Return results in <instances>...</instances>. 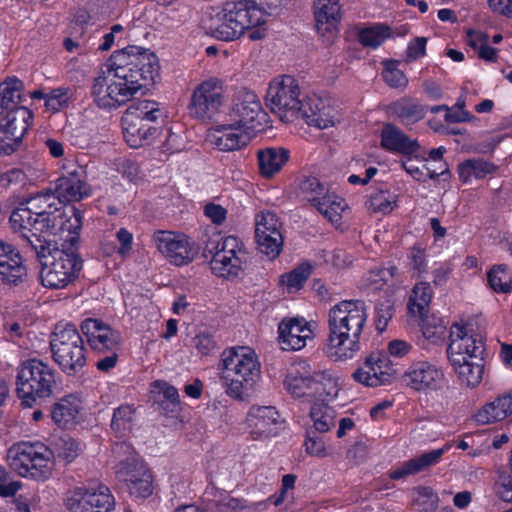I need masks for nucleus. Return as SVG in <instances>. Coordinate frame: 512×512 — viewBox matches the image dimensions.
Segmentation results:
<instances>
[{
	"label": "nucleus",
	"instance_id": "1",
	"mask_svg": "<svg viewBox=\"0 0 512 512\" xmlns=\"http://www.w3.org/2000/svg\"><path fill=\"white\" fill-rule=\"evenodd\" d=\"M106 67L109 75L95 77L90 87L94 104L105 111L120 108L139 90L153 85L160 70L157 55L136 45L114 51Z\"/></svg>",
	"mask_w": 512,
	"mask_h": 512
},
{
	"label": "nucleus",
	"instance_id": "2",
	"mask_svg": "<svg viewBox=\"0 0 512 512\" xmlns=\"http://www.w3.org/2000/svg\"><path fill=\"white\" fill-rule=\"evenodd\" d=\"M84 214L77 207L68 210L55 203L51 192H40L27 205L21 204L10 215L13 230L18 231L31 248V240L46 239L45 233L57 236L63 231L82 228Z\"/></svg>",
	"mask_w": 512,
	"mask_h": 512
},
{
	"label": "nucleus",
	"instance_id": "3",
	"mask_svg": "<svg viewBox=\"0 0 512 512\" xmlns=\"http://www.w3.org/2000/svg\"><path fill=\"white\" fill-rule=\"evenodd\" d=\"M365 300H340L327 311L325 352L335 361L354 358L362 348L368 321Z\"/></svg>",
	"mask_w": 512,
	"mask_h": 512
},
{
	"label": "nucleus",
	"instance_id": "4",
	"mask_svg": "<svg viewBox=\"0 0 512 512\" xmlns=\"http://www.w3.org/2000/svg\"><path fill=\"white\" fill-rule=\"evenodd\" d=\"M68 232L71 237L60 248L51 249V241L32 239L31 251L41 263V284L49 289H64L75 283L83 271L84 259L80 253V233Z\"/></svg>",
	"mask_w": 512,
	"mask_h": 512
},
{
	"label": "nucleus",
	"instance_id": "5",
	"mask_svg": "<svg viewBox=\"0 0 512 512\" xmlns=\"http://www.w3.org/2000/svg\"><path fill=\"white\" fill-rule=\"evenodd\" d=\"M266 11L255 0L225 2L206 23L208 33L220 41L239 39L246 32L250 41L266 37Z\"/></svg>",
	"mask_w": 512,
	"mask_h": 512
},
{
	"label": "nucleus",
	"instance_id": "6",
	"mask_svg": "<svg viewBox=\"0 0 512 512\" xmlns=\"http://www.w3.org/2000/svg\"><path fill=\"white\" fill-rule=\"evenodd\" d=\"M448 360L462 385L475 388L483 380L484 339L466 325L453 323L448 333Z\"/></svg>",
	"mask_w": 512,
	"mask_h": 512
},
{
	"label": "nucleus",
	"instance_id": "7",
	"mask_svg": "<svg viewBox=\"0 0 512 512\" xmlns=\"http://www.w3.org/2000/svg\"><path fill=\"white\" fill-rule=\"evenodd\" d=\"M220 380L225 393L236 401L249 397L261 378V364L250 347L225 348L218 362Z\"/></svg>",
	"mask_w": 512,
	"mask_h": 512
},
{
	"label": "nucleus",
	"instance_id": "8",
	"mask_svg": "<svg viewBox=\"0 0 512 512\" xmlns=\"http://www.w3.org/2000/svg\"><path fill=\"white\" fill-rule=\"evenodd\" d=\"M60 375L50 362L38 357L20 361L16 369V394L20 407L31 409L55 394Z\"/></svg>",
	"mask_w": 512,
	"mask_h": 512
},
{
	"label": "nucleus",
	"instance_id": "9",
	"mask_svg": "<svg viewBox=\"0 0 512 512\" xmlns=\"http://www.w3.org/2000/svg\"><path fill=\"white\" fill-rule=\"evenodd\" d=\"M284 387L293 398L306 401H333L340 390L337 377L327 370L312 373L306 360L293 364L284 378Z\"/></svg>",
	"mask_w": 512,
	"mask_h": 512
},
{
	"label": "nucleus",
	"instance_id": "10",
	"mask_svg": "<svg viewBox=\"0 0 512 512\" xmlns=\"http://www.w3.org/2000/svg\"><path fill=\"white\" fill-rule=\"evenodd\" d=\"M52 360L68 377H75L87 365V348L83 334L72 322L57 324L50 334Z\"/></svg>",
	"mask_w": 512,
	"mask_h": 512
},
{
	"label": "nucleus",
	"instance_id": "11",
	"mask_svg": "<svg viewBox=\"0 0 512 512\" xmlns=\"http://www.w3.org/2000/svg\"><path fill=\"white\" fill-rule=\"evenodd\" d=\"M411 343L395 339L387 344V351L370 353L358 369L352 374L355 382L367 387L391 384L397 377L398 370L390 357L402 358L409 354Z\"/></svg>",
	"mask_w": 512,
	"mask_h": 512
},
{
	"label": "nucleus",
	"instance_id": "12",
	"mask_svg": "<svg viewBox=\"0 0 512 512\" xmlns=\"http://www.w3.org/2000/svg\"><path fill=\"white\" fill-rule=\"evenodd\" d=\"M11 469L23 478L45 481L51 476V451L41 442H20L8 450Z\"/></svg>",
	"mask_w": 512,
	"mask_h": 512
},
{
	"label": "nucleus",
	"instance_id": "13",
	"mask_svg": "<svg viewBox=\"0 0 512 512\" xmlns=\"http://www.w3.org/2000/svg\"><path fill=\"white\" fill-rule=\"evenodd\" d=\"M297 193L331 223L342 220V214L347 207L346 201L335 192H331L317 177L308 176L301 179Z\"/></svg>",
	"mask_w": 512,
	"mask_h": 512
},
{
	"label": "nucleus",
	"instance_id": "14",
	"mask_svg": "<svg viewBox=\"0 0 512 512\" xmlns=\"http://www.w3.org/2000/svg\"><path fill=\"white\" fill-rule=\"evenodd\" d=\"M64 507L69 512H113L116 498L104 484H80L70 488L64 498Z\"/></svg>",
	"mask_w": 512,
	"mask_h": 512
},
{
	"label": "nucleus",
	"instance_id": "15",
	"mask_svg": "<svg viewBox=\"0 0 512 512\" xmlns=\"http://www.w3.org/2000/svg\"><path fill=\"white\" fill-rule=\"evenodd\" d=\"M266 101L282 120L292 121L300 116L303 100H300L298 80L290 75L273 79L266 92Z\"/></svg>",
	"mask_w": 512,
	"mask_h": 512
},
{
	"label": "nucleus",
	"instance_id": "16",
	"mask_svg": "<svg viewBox=\"0 0 512 512\" xmlns=\"http://www.w3.org/2000/svg\"><path fill=\"white\" fill-rule=\"evenodd\" d=\"M55 198V203L68 210L63 203L80 202L92 194V187L87 181V170L80 164H68L54 181V190H48Z\"/></svg>",
	"mask_w": 512,
	"mask_h": 512
},
{
	"label": "nucleus",
	"instance_id": "17",
	"mask_svg": "<svg viewBox=\"0 0 512 512\" xmlns=\"http://www.w3.org/2000/svg\"><path fill=\"white\" fill-rule=\"evenodd\" d=\"M231 121L242 127L248 135L263 131L268 125V114L263 109L255 92L239 91L229 112Z\"/></svg>",
	"mask_w": 512,
	"mask_h": 512
},
{
	"label": "nucleus",
	"instance_id": "18",
	"mask_svg": "<svg viewBox=\"0 0 512 512\" xmlns=\"http://www.w3.org/2000/svg\"><path fill=\"white\" fill-rule=\"evenodd\" d=\"M223 87L217 78H210L198 84L190 97L189 114L196 119L212 120L223 104Z\"/></svg>",
	"mask_w": 512,
	"mask_h": 512
},
{
	"label": "nucleus",
	"instance_id": "19",
	"mask_svg": "<svg viewBox=\"0 0 512 512\" xmlns=\"http://www.w3.org/2000/svg\"><path fill=\"white\" fill-rule=\"evenodd\" d=\"M286 424L285 418L273 406H251L248 409L246 428L254 441L278 437Z\"/></svg>",
	"mask_w": 512,
	"mask_h": 512
},
{
	"label": "nucleus",
	"instance_id": "20",
	"mask_svg": "<svg viewBox=\"0 0 512 512\" xmlns=\"http://www.w3.org/2000/svg\"><path fill=\"white\" fill-rule=\"evenodd\" d=\"M153 241L156 248L170 263L182 267L196 257L198 250L183 232H170V230H157Z\"/></svg>",
	"mask_w": 512,
	"mask_h": 512
},
{
	"label": "nucleus",
	"instance_id": "21",
	"mask_svg": "<svg viewBox=\"0 0 512 512\" xmlns=\"http://www.w3.org/2000/svg\"><path fill=\"white\" fill-rule=\"evenodd\" d=\"M33 120L34 114L30 109H18L0 120V156H10L21 148Z\"/></svg>",
	"mask_w": 512,
	"mask_h": 512
},
{
	"label": "nucleus",
	"instance_id": "22",
	"mask_svg": "<svg viewBox=\"0 0 512 512\" xmlns=\"http://www.w3.org/2000/svg\"><path fill=\"white\" fill-rule=\"evenodd\" d=\"M80 329L86 337L87 345L95 354L121 348V334L102 319L86 318L81 322Z\"/></svg>",
	"mask_w": 512,
	"mask_h": 512
},
{
	"label": "nucleus",
	"instance_id": "23",
	"mask_svg": "<svg viewBox=\"0 0 512 512\" xmlns=\"http://www.w3.org/2000/svg\"><path fill=\"white\" fill-rule=\"evenodd\" d=\"M118 474L131 496L146 499L153 493V472L143 461L137 459L122 461Z\"/></svg>",
	"mask_w": 512,
	"mask_h": 512
},
{
	"label": "nucleus",
	"instance_id": "24",
	"mask_svg": "<svg viewBox=\"0 0 512 512\" xmlns=\"http://www.w3.org/2000/svg\"><path fill=\"white\" fill-rule=\"evenodd\" d=\"M338 114L335 100L326 94L311 93L303 99L300 116L311 126L320 129L334 126Z\"/></svg>",
	"mask_w": 512,
	"mask_h": 512
},
{
	"label": "nucleus",
	"instance_id": "25",
	"mask_svg": "<svg viewBox=\"0 0 512 512\" xmlns=\"http://www.w3.org/2000/svg\"><path fill=\"white\" fill-rule=\"evenodd\" d=\"M27 279V266L19 249L0 240V285L8 288L21 287Z\"/></svg>",
	"mask_w": 512,
	"mask_h": 512
},
{
	"label": "nucleus",
	"instance_id": "26",
	"mask_svg": "<svg viewBox=\"0 0 512 512\" xmlns=\"http://www.w3.org/2000/svg\"><path fill=\"white\" fill-rule=\"evenodd\" d=\"M444 373L435 364L420 360L412 362L403 376L407 386L416 391H436L441 388L444 381Z\"/></svg>",
	"mask_w": 512,
	"mask_h": 512
},
{
	"label": "nucleus",
	"instance_id": "27",
	"mask_svg": "<svg viewBox=\"0 0 512 512\" xmlns=\"http://www.w3.org/2000/svg\"><path fill=\"white\" fill-rule=\"evenodd\" d=\"M278 334L284 351H299L314 338L313 329L305 318L284 319L278 326Z\"/></svg>",
	"mask_w": 512,
	"mask_h": 512
},
{
	"label": "nucleus",
	"instance_id": "28",
	"mask_svg": "<svg viewBox=\"0 0 512 512\" xmlns=\"http://www.w3.org/2000/svg\"><path fill=\"white\" fill-rule=\"evenodd\" d=\"M380 147L390 153H399L403 156L418 158L420 144L417 139H412L394 123L387 122L380 130Z\"/></svg>",
	"mask_w": 512,
	"mask_h": 512
},
{
	"label": "nucleus",
	"instance_id": "29",
	"mask_svg": "<svg viewBox=\"0 0 512 512\" xmlns=\"http://www.w3.org/2000/svg\"><path fill=\"white\" fill-rule=\"evenodd\" d=\"M123 114L121 117L122 135L126 144L131 148L151 145L160 135V126L147 124L141 119Z\"/></svg>",
	"mask_w": 512,
	"mask_h": 512
},
{
	"label": "nucleus",
	"instance_id": "30",
	"mask_svg": "<svg viewBox=\"0 0 512 512\" xmlns=\"http://www.w3.org/2000/svg\"><path fill=\"white\" fill-rule=\"evenodd\" d=\"M316 32L322 37L338 32L342 20V6L339 0H315L313 5Z\"/></svg>",
	"mask_w": 512,
	"mask_h": 512
},
{
	"label": "nucleus",
	"instance_id": "31",
	"mask_svg": "<svg viewBox=\"0 0 512 512\" xmlns=\"http://www.w3.org/2000/svg\"><path fill=\"white\" fill-rule=\"evenodd\" d=\"M211 143L219 151H235L249 143V135L234 121L229 124H218L210 136Z\"/></svg>",
	"mask_w": 512,
	"mask_h": 512
},
{
	"label": "nucleus",
	"instance_id": "32",
	"mask_svg": "<svg viewBox=\"0 0 512 512\" xmlns=\"http://www.w3.org/2000/svg\"><path fill=\"white\" fill-rule=\"evenodd\" d=\"M83 410L81 398L76 394H68L59 399L52 407V421L61 428H71L78 423Z\"/></svg>",
	"mask_w": 512,
	"mask_h": 512
},
{
	"label": "nucleus",
	"instance_id": "33",
	"mask_svg": "<svg viewBox=\"0 0 512 512\" xmlns=\"http://www.w3.org/2000/svg\"><path fill=\"white\" fill-rule=\"evenodd\" d=\"M427 111V106L420 104L411 96H402L386 108L388 115L398 119L404 125L416 124L426 116Z\"/></svg>",
	"mask_w": 512,
	"mask_h": 512
},
{
	"label": "nucleus",
	"instance_id": "34",
	"mask_svg": "<svg viewBox=\"0 0 512 512\" xmlns=\"http://www.w3.org/2000/svg\"><path fill=\"white\" fill-rule=\"evenodd\" d=\"M512 415V389L486 402L474 415L478 424L486 425L505 420Z\"/></svg>",
	"mask_w": 512,
	"mask_h": 512
},
{
	"label": "nucleus",
	"instance_id": "35",
	"mask_svg": "<svg viewBox=\"0 0 512 512\" xmlns=\"http://www.w3.org/2000/svg\"><path fill=\"white\" fill-rule=\"evenodd\" d=\"M289 150L284 147H267L257 152L259 174L272 178L279 173L289 159Z\"/></svg>",
	"mask_w": 512,
	"mask_h": 512
},
{
	"label": "nucleus",
	"instance_id": "36",
	"mask_svg": "<svg viewBox=\"0 0 512 512\" xmlns=\"http://www.w3.org/2000/svg\"><path fill=\"white\" fill-rule=\"evenodd\" d=\"M23 88V82L17 77H8L0 83V115L10 116L18 109H27L21 105Z\"/></svg>",
	"mask_w": 512,
	"mask_h": 512
},
{
	"label": "nucleus",
	"instance_id": "37",
	"mask_svg": "<svg viewBox=\"0 0 512 512\" xmlns=\"http://www.w3.org/2000/svg\"><path fill=\"white\" fill-rule=\"evenodd\" d=\"M443 454V449H435L409 459L402 464L401 468L391 471L389 478L391 480H400L410 475H416L422 472L423 469L438 463Z\"/></svg>",
	"mask_w": 512,
	"mask_h": 512
},
{
	"label": "nucleus",
	"instance_id": "38",
	"mask_svg": "<svg viewBox=\"0 0 512 512\" xmlns=\"http://www.w3.org/2000/svg\"><path fill=\"white\" fill-rule=\"evenodd\" d=\"M218 252L231 258L239 257L243 262L246 261L247 250L243 242L235 236L222 237L220 234H214L206 242L204 253Z\"/></svg>",
	"mask_w": 512,
	"mask_h": 512
},
{
	"label": "nucleus",
	"instance_id": "39",
	"mask_svg": "<svg viewBox=\"0 0 512 512\" xmlns=\"http://www.w3.org/2000/svg\"><path fill=\"white\" fill-rule=\"evenodd\" d=\"M496 170L497 167L492 162L482 157L466 159L457 166L458 177L463 184H469L473 179H484Z\"/></svg>",
	"mask_w": 512,
	"mask_h": 512
},
{
	"label": "nucleus",
	"instance_id": "40",
	"mask_svg": "<svg viewBox=\"0 0 512 512\" xmlns=\"http://www.w3.org/2000/svg\"><path fill=\"white\" fill-rule=\"evenodd\" d=\"M434 291L430 283L420 281L414 284L407 304V312L412 317H423L429 309Z\"/></svg>",
	"mask_w": 512,
	"mask_h": 512
},
{
	"label": "nucleus",
	"instance_id": "41",
	"mask_svg": "<svg viewBox=\"0 0 512 512\" xmlns=\"http://www.w3.org/2000/svg\"><path fill=\"white\" fill-rule=\"evenodd\" d=\"M204 255L211 256V270L218 277L234 279L243 271L244 262L239 257L231 258L218 252H207Z\"/></svg>",
	"mask_w": 512,
	"mask_h": 512
},
{
	"label": "nucleus",
	"instance_id": "42",
	"mask_svg": "<svg viewBox=\"0 0 512 512\" xmlns=\"http://www.w3.org/2000/svg\"><path fill=\"white\" fill-rule=\"evenodd\" d=\"M124 114H130L129 116L141 119L142 122L160 127L166 118L165 111L160 104L151 100H142L131 104Z\"/></svg>",
	"mask_w": 512,
	"mask_h": 512
},
{
	"label": "nucleus",
	"instance_id": "43",
	"mask_svg": "<svg viewBox=\"0 0 512 512\" xmlns=\"http://www.w3.org/2000/svg\"><path fill=\"white\" fill-rule=\"evenodd\" d=\"M328 400H316L310 410V417L313 421V430L316 432H327L336 424V411L327 405Z\"/></svg>",
	"mask_w": 512,
	"mask_h": 512
},
{
	"label": "nucleus",
	"instance_id": "44",
	"mask_svg": "<svg viewBox=\"0 0 512 512\" xmlns=\"http://www.w3.org/2000/svg\"><path fill=\"white\" fill-rule=\"evenodd\" d=\"M392 37V30L389 25L375 23L366 28H361L358 33L359 43L364 47L372 49L379 48L387 39Z\"/></svg>",
	"mask_w": 512,
	"mask_h": 512
},
{
	"label": "nucleus",
	"instance_id": "45",
	"mask_svg": "<svg viewBox=\"0 0 512 512\" xmlns=\"http://www.w3.org/2000/svg\"><path fill=\"white\" fill-rule=\"evenodd\" d=\"M84 450V445L68 434H64L54 441V456L65 464L72 463Z\"/></svg>",
	"mask_w": 512,
	"mask_h": 512
},
{
	"label": "nucleus",
	"instance_id": "46",
	"mask_svg": "<svg viewBox=\"0 0 512 512\" xmlns=\"http://www.w3.org/2000/svg\"><path fill=\"white\" fill-rule=\"evenodd\" d=\"M136 411L135 405L127 402L114 409L110 426L116 437H123L131 430Z\"/></svg>",
	"mask_w": 512,
	"mask_h": 512
},
{
	"label": "nucleus",
	"instance_id": "47",
	"mask_svg": "<svg viewBox=\"0 0 512 512\" xmlns=\"http://www.w3.org/2000/svg\"><path fill=\"white\" fill-rule=\"evenodd\" d=\"M488 286L497 293L512 292V275L509 266L505 263L495 264L487 272Z\"/></svg>",
	"mask_w": 512,
	"mask_h": 512
},
{
	"label": "nucleus",
	"instance_id": "48",
	"mask_svg": "<svg viewBox=\"0 0 512 512\" xmlns=\"http://www.w3.org/2000/svg\"><path fill=\"white\" fill-rule=\"evenodd\" d=\"M313 272V266L309 261L298 264L291 271L281 275L280 283L286 287L289 292L298 291L307 282Z\"/></svg>",
	"mask_w": 512,
	"mask_h": 512
},
{
	"label": "nucleus",
	"instance_id": "49",
	"mask_svg": "<svg viewBox=\"0 0 512 512\" xmlns=\"http://www.w3.org/2000/svg\"><path fill=\"white\" fill-rule=\"evenodd\" d=\"M382 79L391 88H405L409 80L405 73L398 68V62L394 59H386L382 62Z\"/></svg>",
	"mask_w": 512,
	"mask_h": 512
},
{
	"label": "nucleus",
	"instance_id": "50",
	"mask_svg": "<svg viewBox=\"0 0 512 512\" xmlns=\"http://www.w3.org/2000/svg\"><path fill=\"white\" fill-rule=\"evenodd\" d=\"M416 490L417 496L414 498V506L420 512H435L439 505V496L429 486H418Z\"/></svg>",
	"mask_w": 512,
	"mask_h": 512
},
{
	"label": "nucleus",
	"instance_id": "51",
	"mask_svg": "<svg viewBox=\"0 0 512 512\" xmlns=\"http://www.w3.org/2000/svg\"><path fill=\"white\" fill-rule=\"evenodd\" d=\"M281 225L274 212H261L255 218V237L269 235V233L277 235L278 230H281Z\"/></svg>",
	"mask_w": 512,
	"mask_h": 512
},
{
	"label": "nucleus",
	"instance_id": "52",
	"mask_svg": "<svg viewBox=\"0 0 512 512\" xmlns=\"http://www.w3.org/2000/svg\"><path fill=\"white\" fill-rule=\"evenodd\" d=\"M255 240L260 252L271 260L276 259L283 250V236L281 230L277 231V235L269 234L255 237Z\"/></svg>",
	"mask_w": 512,
	"mask_h": 512
},
{
	"label": "nucleus",
	"instance_id": "53",
	"mask_svg": "<svg viewBox=\"0 0 512 512\" xmlns=\"http://www.w3.org/2000/svg\"><path fill=\"white\" fill-rule=\"evenodd\" d=\"M397 201L389 191L380 190L373 193L369 199V209L375 213L388 214L392 212Z\"/></svg>",
	"mask_w": 512,
	"mask_h": 512
},
{
	"label": "nucleus",
	"instance_id": "54",
	"mask_svg": "<svg viewBox=\"0 0 512 512\" xmlns=\"http://www.w3.org/2000/svg\"><path fill=\"white\" fill-rule=\"evenodd\" d=\"M421 329L423 337L433 343L444 340L447 333V326L442 318L426 320Z\"/></svg>",
	"mask_w": 512,
	"mask_h": 512
},
{
	"label": "nucleus",
	"instance_id": "55",
	"mask_svg": "<svg viewBox=\"0 0 512 512\" xmlns=\"http://www.w3.org/2000/svg\"><path fill=\"white\" fill-rule=\"evenodd\" d=\"M193 347L202 356L211 355L217 349V339L213 332L202 330L192 339Z\"/></svg>",
	"mask_w": 512,
	"mask_h": 512
},
{
	"label": "nucleus",
	"instance_id": "56",
	"mask_svg": "<svg viewBox=\"0 0 512 512\" xmlns=\"http://www.w3.org/2000/svg\"><path fill=\"white\" fill-rule=\"evenodd\" d=\"M213 505L218 512H235L247 507L246 500L232 497L226 491L219 492L218 497L213 500Z\"/></svg>",
	"mask_w": 512,
	"mask_h": 512
},
{
	"label": "nucleus",
	"instance_id": "57",
	"mask_svg": "<svg viewBox=\"0 0 512 512\" xmlns=\"http://www.w3.org/2000/svg\"><path fill=\"white\" fill-rule=\"evenodd\" d=\"M70 101L69 88L57 87L52 89L47 94L45 107L50 112H58L63 108L68 107Z\"/></svg>",
	"mask_w": 512,
	"mask_h": 512
},
{
	"label": "nucleus",
	"instance_id": "58",
	"mask_svg": "<svg viewBox=\"0 0 512 512\" xmlns=\"http://www.w3.org/2000/svg\"><path fill=\"white\" fill-rule=\"evenodd\" d=\"M304 446L306 452L312 456L324 458L329 455L325 442L321 437L317 436V431H314L312 428L306 430Z\"/></svg>",
	"mask_w": 512,
	"mask_h": 512
},
{
	"label": "nucleus",
	"instance_id": "59",
	"mask_svg": "<svg viewBox=\"0 0 512 512\" xmlns=\"http://www.w3.org/2000/svg\"><path fill=\"white\" fill-rule=\"evenodd\" d=\"M495 492L506 503H512V466L510 470L499 472Z\"/></svg>",
	"mask_w": 512,
	"mask_h": 512
},
{
	"label": "nucleus",
	"instance_id": "60",
	"mask_svg": "<svg viewBox=\"0 0 512 512\" xmlns=\"http://www.w3.org/2000/svg\"><path fill=\"white\" fill-rule=\"evenodd\" d=\"M408 259L412 264V270L418 277L427 273L428 261L426 250L424 248L414 245L408 253Z\"/></svg>",
	"mask_w": 512,
	"mask_h": 512
},
{
	"label": "nucleus",
	"instance_id": "61",
	"mask_svg": "<svg viewBox=\"0 0 512 512\" xmlns=\"http://www.w3.org/2000/svg\"><path fill=\"white\" fill-rule=\"evenodd\" d=\"M394 312V307L387 300L380 302L375 306L374 321L378 333H383L387 327L388 322L391 320Z\"/></svg>",
	"mask_w": 512,
	"mask_h": 512
},
{
	"label": "nucleus",
	"instance_id": "62",
	"mask_svg": "<svg viewBox=\"0 0 512 512\" xmlns=\"http://www.w3.org/2000/svg\"><path fill=\"white\" fill-rule=\"evenodd\" d=\"M27 175L21 168H11L6 171L0 170V187L23 186L26 183Z\"/></svg>",
	"mask_w": 512,
	"mask_h": 512
},
{
	"label": "nucleus",
	"instance_id": "63",
	"mask_svg": "<svg viewBox=\"0 0 512 512\" xmlns=\"http://www.w3.org/2000/svg\"><path fill=\"white\" fill-rule=\"evenodd\" d=\"M297 476L294 474H286L282 476V486L279 492L270 496V501L276 507H279L285 503L288 497L289 491H292L295 487Z\"/></svg>",
	"mask_w": 512,
	"mask_h": 512
},
{
	"label": "nucleus",
	"instance_id": "64",
	"mask_svg": "<svg viewBox=\"0 0 512 512\" xmlns=\"http://www.w3.org/2000/svg\"><path fill=\"white\" fill-rule=\"evenodd\" d=\"M9 476L7 468L0 464V496L4 498L15 496L22 486L20 481L8 482Z\"/></svg>",
	"mask_w": 512,
	"mask_h": 512
}]
</instances>
